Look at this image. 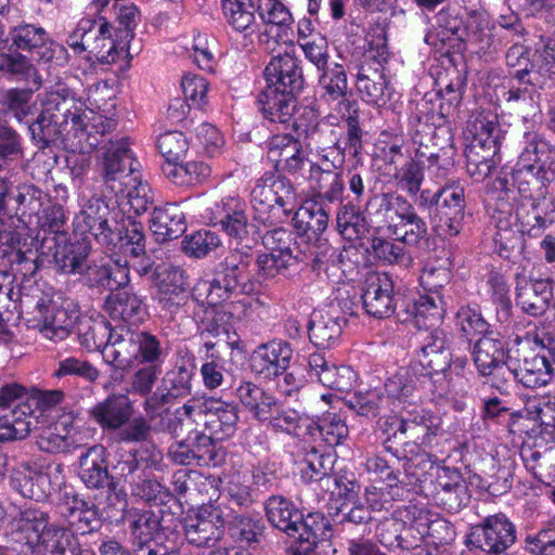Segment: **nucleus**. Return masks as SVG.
Masks as SVG:
<instances>
[{"mask_svg":"<svg viewBox=\"0 0 555 555\" xmlns=\"http://www.w3.org/2000/svg\"><path fill=\"white\" fill-rule=\"evenodd\" d=\"M79 478L88 489L116 488L114 477L108 472V451L104 446L94 444L80 456Z\"/></svg>","mask_w":555,"mask_h":555,"instance_id":"f704fd0d","label":"nucleus"},{"mask_svg":"<svg viewBox=\"0 0 555 555\" xmlns=\"http://www.w3.org/2000/svg\"><path fill=\"white\" fill-rule=\"evenodd\" d=\"M266 517L270 525L289 538L296 535L297 522L302 520V512L296 504L283 495H271L264 503Z\"/></svg>","mask_w":555,"mask_h":555,"instance_id":"6e6d98bb","label":"nucleus"},{"mask_svg":"<svg viewBox=\"0 0 555 555\" xmlns=\"http://www.w3.org/2000/svg\"><path fill=\"white\" fill-rule=\"evenodd\" d=\"M357 89L361 99L373 106L383 107L390 100V87L385 67L363 63L357 74Z\"/></svg>","mask_w":555,"mask_h":555,"instance_id":"49530a36","label":"nucleus"},{"mask_svg":"<svg viewBox=\"0 0 555 555\" xmlns=\"http://www.w3.org/2000/svg\"><path fill=\"white\" fill-rule=\"evenodd\" d=\"M321 72L319 78V86L322 91L321 100L333 107L343 121H346L349 117L360 121V107L357 100L351 98L345 66L333 63Z\"/></svg>","mask_w":555,"mask_h":555,"instance_id":"2eb2a0df","label":"nucleus"},{"mask_svg":"<svg viewBox=\"0 0 555 555\" xmlns=\"http://www.w3.org/2000/svg\"><path fill=\"white\" fill-rule=\"evenodd\" d=\"M194 366L176 363L168 370L147 401L143 402L144 412H156L165 405H175L192 393Z\"/></svg>","mask_w":555,"mask_h":555,"instance_id":"a211bd4d","label":"nucleus"},{"mask_svg":"<svg viewBox=\"0 0 555 555\" xmlns=\"http://www.w3.org/2000/svg\"><path fill=\"white\" fill-rule=\"evenodd\" d=\"M78 341L87 351L106 350L114 338L112 324L102 315L98 318L80 317L77 324Z\"/></svg>","mask_w":555,"mask_h":555,"instance_id":"13d9d810","label":"nucleus"},{"mask_svg":"<svg viewBox=\"0 0 555 555\" xmlns=\"http://www.w3.org/2000/svg\"><path fill=\"white\" fill-rule=\"evenodd\" d=\"M473 361L480 376H493L491 388L496 389L501 395L507 393L505 388L506 379L500 378L507 364L508 349L506 344L498 338L482 336L477 339L473 349Z\"/></svg>","mask_w":555,"mask_h":555,"instance_id":"6ab92c4d","label":"nucleus"},{"mask_svg":"<svg viewBox=\"0 0 555 555\" xmlns=\"http://www.w3.org/2000/svg\"><path fill=\"white\" fill-rule=\"evenodd\" d=\"M247 210L248 205L242 196L229 194L207 207L205 218L210 225L218 228L230 238L242 242L248 237L251 227Z\"/></svg>","mask_w":555,"mask_h":555,"instance_id":"4468645a","label":"nucleus"},{"mask_svg":"<svg viewBox=\"0 0 555 555\" xmlns=\"http://www.w3.org/2000/svg\"><path fill=\"white\" fill-rule=\"evenodd\" d=\"M264 87L256 98V106L270 122L287 125L304 90L305 76L301 60L291 53L271 57L263 69Z\"/></svg>","mask_w":555,"mask_h":555,"instance_id":"f257e3e1","label":"nucleus"},{"mask_svg":"<svg viewBox=\"0 0 555 555\" xmlns=\"http://www.w3.org/2000/svg\"><path fill=\"white\" fill-rule=\"evenodd\" d=\"M233 391L238 402L258 422H267L278 405L275 396L253 380H240Z\"/></svg>","mask_w":555,"mask_h":555,"instance_id":"37998d69","label":"nucleus"},{"mask_svg":"<svg viewBox=\"0 0 555 555\" xmlns=\"http://www.w3.org/2000/svg\"><path fill=\"white\" fill-rule=\"evenodd\" d=\"M80 317L79 306L72 299L66 298L60 302L52 300L39 321V333L52 341H63L77 326Z\"/></svg>","mask_w":555,"mask_h":555,"instance_id":"c756f323","label":"nucleus"},{"mask_svg":"<svg viewBox=\"0 0 555 555\" xmlns=\"http://www.w3.org/2000/svg\"><path fill=\"white\" fill-rule=\"evenodd\" d=\"M253 220L261 227L284 223L298 204L295 184L284 175L266 171L250 192Z\"/></svg>","mask_w":555,"mask_h":555,"instance_id":"7ed1b4c3","label":"nucleus"},{"mask_svg":"<svg viewBox=\"0 0 555 555\" xmlns=\"http://www.w3.org/2000/svg\"><path fill=\"white\" fill-rule=\"evenodd\" d=\"M162 171L171 184L184 190L202 185L211 175L210 166L199 158L163 165Z\"/></svg>","mask_w":555,"mask_h":555,"instance_id":"3c124183","label":"nucleus"},{"mask_svg":"<svg viewBox=\"0 0 555 555\" xmlns=\"http://www.w3.org/2000/svg\"><path fill=\"white\" fill-rule=\"evenodd\" d=\"M383 228H374L369 238L373 258L383 266L409 267L413 258L398 236H385Z\"/></svg>","mask_w":555,"mask_h":555,"instance_id":"8fccbe9b","label":"nucleus"},{"mask_svg":"<svg viewBox=\"0 0 555 555\" xmlns=\"http://www.w3.org/2000/svg\"><path fill=\"white\" fill-rule=\"evenodd\" d=\"M115 211L109 210L107 203L102 197L92 196L80 214L82 232H88L100 245L104 246L114 229L108 217L112 215L113 218Z\"/></svg>","mask_w":555,"mask_h":555,"instance_id":"864d4df0","label":"nucleus"},{"mask_svg":"<svg viewBox=\"0 0 555 555\" xmlns=\"http://www.w3.org/2000/svg\"><path fill=\"white\" fill-rule=\"evenodd\" d=\"M133 412L132 402L127 395L112 393L89 409L88 414L103 431H115L129 423Z\"/></svg>","mask_w":555,"mask_h":555,"instance_id":"72a5a7b5","label":"nucleus"},{"mask_svg":"<svg viewBox=\"0 0 555 555\" xmlns=\"http://www.w3.org/2000/svg\"><path fill=\"white\" fill-rule=\"evenodd\" d=\"M42 111L50 115L65 132L79 135V130H87L88 108L85 102L75 98L68 90L50 92L42 103Z\"/></svg>","mask_w":555,"mask_h":555,"instance_id":"4be33fe9","label":"nucleus"},{"mask_svg":"<svg viewBox=\"0 0 555 555\" xmlns=\"http://www.w3.org/2000/svg\"><path fill=\"white\" fill-rule=\"evenodd\" d=\"M91 245L86 237L42 236L38 253L53 263L60 274L80 273L90 255Z\"/></svg>","mask_w":555,"mask_h":555,"instance_id":"f8f14e48","label":"nucleus"},{"mask_svg":"<svg viewBox=\"0 0 555 555\" xmlns=\"http://www.w3.org/2000/svg\"><path fill=\"white\" fill-rule=\"evenodd\" d=\"M485 288L494 306L496 320L509 327L513 323V302L507 276L496 267H491L485 275Z\"/></svg>","mask_w":555,"mask_h":555,"instance_id":"a18cd8bd","label":"nucleus"},{"mask_svg":"<svg viewBox=\"0 0 555 555\" xmlns=\"http://www.w3.org/2000/svg\"><path fill=\"white\" fill-rule=\"evenodd\" d=\"M507 371L518 383L531 389L546 386L555 374L551 354L537 353L534 349H530L518 360L517 367L507 366Z\"/></svg>","mask_w":555,"mask_h":555,"instance_id":"c9c22d12","label":"nucleus"},{"mask_svg":"<svg viewBox=\"0 0 555 555\" xmlns=\"http://www.w3.org/2000/svg\"><path fill=\"white\" fill-rule=\"evenodd\" d=\"M467 201L460 179L444 181V189L431 219L433 230L439 236L456 237L464 229Z\"/></svg>","mask_w":555,"mask_h":555,"instance_id":"ddd939ff","label":"nucleus"},{"mask_svg":"<svg viewBox=\"0 0 555 555\" xmlns=\"http://www.w3.org/2000/svg\"><path fill=\"white\" fill-rule=\"evenodd\" d=\"M467 85L466 75L461 73L455 66L439 72L435 79L436 91L434 99L427 93L424 98L422 108L416 114L428 117V122L436 125L435 102H438L437 116L442 120L441 124L450 125L449 119L459 114L460 105L463 101L465 88Z\"/></svg>","mask_w":555,"mask_h":555,"instance_id":"6e6552de","label":"nucleus"},{"mask_svg":"<svg viewBox=\"0 0 555 555\" xmlns=\"http://www.w3.org/2000/svg\"><path fill=\"white\" fill-rule=\"evenodd\" d=\"M344 324L346 319L337 309L314 313L307 326L309 340L319 349H328L339 339Z\"/></svg>","mask_w":555,"mask_h":555,"instance_id":"c03bdc74","label":"nucleus"},{"mask_svg":"<svg viewBox=\"0 0 555 555\" xmlns=\"http://www.w3.org/2000/svg\"><path fill=\"white\" fill-rule=\"evenodd\" d=\"M294 354L292 345L280 338L259 345L251 353V372L264 380H274L287 371Z\"/></svg>","mask_w":555,"mask_h":555,"instance_id":"a878e982","label":"nucleus"},{"mask_svg":"<svg viewBox=\"0 0 555 555\" xmlns=\"http://www.w3.org/2000/svg\"><path fill=\"white\" fill-rule=\"evenodd\" d=\"M412 203L396 191L372 193L364 206L369 220L374 228H383L387 234H398V221Z\"/></svg>","mask_w":555,"mask_h":555,"instance_id":"5701e85b","label":"nucleus"},{"mask_svg":"<svg viewBox=\"0 0 555 555\" xmlns=\"http://www.w3.org/2000/svg\"><path fill=\"white\" fill-rule=\"evenodd\" d=\"M184 269L168 264L157 266L153 272L155 294L153 299L164 317L175 321L189 313L192 292Z\"/></svg>","mask_w":555,"mask_h":555,"instance_id":"0eeeda50","label":"nucleus"},{"mask_svg":"<svg viewBox=\"0 0 555 555\" xmlns=\"http://www.w3.org/2000/svg\"><path fill=\"white\" fill-rule=\"evenodd\" d=\"M257 13L264 24L278 27L275 44L279 40L284 43H293L294 17L288 8L280 0H258Z\"/></svg>","mask_w":555,"mask_h":555,"instance_id":"680f3d73","label":"nucleus"},{"mask_svg":"<svg viewBox=\"0 0 555 555\" xmlns=\"http://www.w3.org/2000/svg\"><path fill=\"white\" fill-rule=\"evenodd\" d=\"M113 25L107 17H81L68 34L66 44L76 55L102 65H111L128 56L126 40L113 36Z\"/></svg>","mask_w":555,"mask_h":555,"instance_id":"20e7f679","label":"nucleus"},{"mask_svg":"<svg viewBox=\"0 0 555 555\" xmlns=\"http://www.w3.org/2000/svg\"><path fill=\"white\" fill-rule=\"evenodd\" d=\"M513 171L528 180L538 196L545 197L548 184L555 179V152L535 146L533 163H527L521 155Z\"/></svg>","mask_w":555,"mask_h":555,"instance_id":"e433bc0d","label":"nucleus"},{"mask_svg":"<svg viewBox=\"0 0 555 555\" xmlns=\"http://www.w3.org/2000/svg\"><path fill=\"white\" fill-rule=\"evenodd\" d=\"M472 135L465 147L466 170L475 181H482L501 163L502 129L496 115L480 113L469 121Z\"/></svg>","mask_w":555,"mask_h":555,"instance_id":"39448f33","label":"nucleus"},{"mask_svg":"<svg viewBox=\"0 0 555 555\" xmlns=\"http://www.w3.org/2000/svg\"><path fill=\"white\" fill-rule=\"evenodd\" d=\"M59 509L68 525L67 529L75 534L91 533L102 525L96 505L73 489L63 491L60 496Z\"/></svg>","mask_w":555,"mask_h":555,"instance_id":"bb28decb","label":"nucleus"},{"mask_svg":"<svg viewBox=\"0 0 555 555\" xmlns=\"http://www.w3.org/2000/svg\"><path fill=\"white\" fill-rule=\"evenodd\" d=\"M270 229L261 236L266 253L256 258L257 273L262 280H271L285 275L291 266L296 262L293 246L296 244L294 233L283 227H264Z\"/></svg>","mask_w":555,"mask_h":555,"instance_id":"9d476101","label":"nucleus"},{"mask_svg":"<svg viewBox=\"0 0 555 555\" xmlns=\"http://www.w3.org/2000/svg\"><path fill=\"white\" fill-rule=\"evenodd\" d=\"M545 78L535 72H517L504 77L502 96L507 103L533 100L534 94L545 87Z\"/></svg>","mask_w":555,"mask_h":555,"instance_id":"e2e57ef3","label":"nucleus"},{"mask_svg":"<svg viewBox=\"0 0 555 555\" xmlns=\"http://www.w3.org/2000/svg\"><path fill=\"white\" fill-rule=\"evenodd\" d=\"M553 298V282L546 280H534L516 288V306L530 317L543 315Z\"/></svg>","mask_w":555,"mask_h":555,"instance_id":"5fc2aeb1","label":"nucleus"},{"mask_svg":"<svg viewBox=\"0 0 555 555\" xmlns=\"http://www.w3.org/2000/svg\"><path fill=\"white\" fill-rule=\"evenodd\" d=\"M80 273L90 288L114 291L127 286L130 281L129 262L121 258L92 260Z\"/></svg>","mask_w":555,"mask_h":555,"instance_id":"473e14b6","label":"nucleus"},{"mask_svg":"<svg viewBox=\"0 0 555 555\" xmlns=\"http://www.w3.org/2000/svg\"><path fill=\"white\" fill-rule=\"evenodd\" d=\"M82 550L76 534L63 527H50L41 538L37 555H88Z\"/></svg>","mask_w":555,"mask_h":555,"instance_id":"774afa93","label":"nucleus"},{"mask_svg":"<svg viewBox=\"0 0 555 555\" xmlns=\"http://www.w3.org/2000/svg\"><path fill=\"white\" fill-rule=\"evenodd\" d=\"M9 193L0 208V228L4 224V218L12 217L23 223L33 224L34 217L38 216L46 204L47 194L30 182H13Z\"/></svg>","mask_w":555,"mask_h":555,"instance_id":"aec40b11","label":"nucleus"},{"mask_svg":"<svg viewBox=\"0 0 555 555\" xmlns=\"http://www.w3.org/2000/svg\"><path fill=\"white\" fill-rule=\"evenodd\" d=\"M369 218L359 203L347 201L339 204L336 212V229L347 241H358L365 237L371 229Z\"/></svg>","mask_w":555,"mask_h":555,"instance_id":"4d7b16f0","label":"nucleus"},{"mask_svg":"<svg viewBox=\"0 0 555 555\" xmlns=\"http://www.w3.org/2000/svg\"><path fill=\"white\" fill-rule=\"evenodd\" d=\"M364 311L375 319H386L396 312L395 280L389 272H373L364 282L361 294Z\"/></svg>","mask_w":555,"mask_h":555,"instance_id":"b1692460","label":"nucleus"},{"mask_svg":"<svg viewBox=\"0 0 555 555\" xmlns=\"http://www.w3.org/2000/svg\"><path fill=\"white\" fill-rule=\"evenodd\" d=\"M114 229L104 248L117 258H140L146 254L144 227L133 217L118 209L113 217Z\"/></svg>","mask_w":555,"mask_h":555,"instance_id":"f3484780","label":"nucleus"},{"mask_svg":"<svg viewBox=\"0 0 555 555\" xmlns=\"http://www.w3.org/2000/svg\"><path fill=\"white\" fill-rule=\"evenodd\" d=\"M8 39L10 49L18 50L38 63L64 66L69 61L66 47L53 40L50 33L38 23L22 21L11 26Z\"/></svg>","mask_w":555,"mask_h":555,"instance_id":"423d86ee","label":"nucleus"},{"mask_svg":"<svg viewBox=\"0 0 555 555\" xmlns=\"http://www.w3.org/2000/svg\"><path fill=\"white\" fill-rule=\"evenodd\" d=\"M114 291L104 304V310L109 317L129 325L142 323L147 314L142 297L126 286Z\"/></svg>","mask_w":555,"mask_h":555,"instance_id":"a19ab883","label":"nucleus"},{"mask_svg":"<svg viewBox=\"0 0 555 555\" xmlns=\"http://www.w3.org/2000/svg\"><path fill=\"white\" fill-rule=\"evenodd\" d=\"M135 159L126 139L112 143L103 157L101 177L106 185L116 195L125 192L127 179L134 171Z\"/></svg>","mask_w":555,"mask_h":555,"instance_id":"c85d7f7f","label":"nucleus"},{"mask_svg":"<svg viewBox=\"0 0 555 555\" xmlns=\"http://www.w3.org/2000/svg\"><path fill=\"white\" fill-rule=\"evenodd\" d=\"M9 482L23 498L36 502L47 501L54 491L50 474L33 461L18 462L10 472Z\"/></svg>","mask_w":555,"mask_h":555,"instance_id":"393cba45","label":"nucleus"},{"mask_svg":"<svg viewBox=\"0 0 555 555\" xmlns=\"http://www.w3.org/2000/svg\"><path fill=\"white\" fill-rule=\"evenodd\" d=\"M505 197H500L492 207L491 219L495 224V232L492 236L493 253L504 260L514 262L520 255L521 235L513 229L514 216V191H505Z\"/></svg>","mask_w":555,"mask_h":555,"instance_id":"dca6fc26","label":"nucleus"},{"mask_svg":"<svg viewBox=\"0 0 555 555\" xmlns=\"http://www.w3.org/2000/svg\"><path fill=\"white\" fill-rule=\"evenodd\" d=\"M149 222L150 230L158 243L176 240L186 230L185 214L177 203L155 207Z\"/></svg>","mask_w":555,"mask_h":555,"instance_id":"79ce46f5","label":"nucleus"},{"mask_svg":"<svg viewBox=\"0 0 555 555\" xmlns=\"http://www.w3.org/2000/svg\"><path fill=\"white\" fill-rule=\"evenodd\" d=\"M224 519L217 507H203L184 520V534L197 547H216L224 533Z\"/></svg>","mask_w":555,"mask_h":555,"instance_id":"cd10ccee","label":"nucleus"},{"mask_svg":"<svg viewBox=\"0 0 555 555\" xmlns=\"http://www.w3.org/2000/svg\"><path fill=\"white\" fill-rule=\"evenodd\" d=\"M296 535L291 550L298 555H326L332 546V526L324 514L320 512L302 514V520L297 522Z\"/></svg>","mask_w":555,"mask_h":555,"instance_id":"412c9836","label":"nucleus"},{"mask_svg":"<svg viewBox=\"0 0 555 555\" xmlns=\"http://www.w3.org/2000/svg\"><path fill=\"white\" fill-rule=\"evenodd\" d=\"M398 234H389L398 236L402 244L406 247L424 248L428 247L431 241L427 221L420 216L413 204L406 209L404 215L398 221Z\"/></svg>","mask_w":555,"mask_h":555,"instance_id":"338daca9","label":"nucleus"},{"mask_svg":"<svg viewBox=\"0 0 555 555\" xmlns=\"http://www.w3.org/2000/svg\"><path fill=\"white\" fill-rule=\"evenodd\" d=\"M292 222L300 235L320 236L328 225L330 209L322 201L311 196L292 214Z\"/></svg>","mask_w":555,"mask_h":555,"instance_id":"de8ad7c7","label":"nucleus"},{"mask_svg":"<svg viewBox=\"0 0 555 555\" xmlns=\"http://www.w3.org/2000/svg\"><path fill=\"white\" fill-rule=\"evenodd\" d=\"M414 114L410 117V135L413 147H417L425 171L443 183L450 180L455 168L456 147L451 125L428 122V117Z\"/></svg>","mask_w":555,"mask_h":555,"instance_id":"f03ea898","label":"nucleus"},{"mask_svg":"<svg viewBox=\"0 0 555 555\" xmlns=\"http://www.w3.org/2000/svg\"><path fill=\"white\" fill-rule=\"evenodd\" d=\"M201 412L205 415V426L216 435L217 439L232 438L238 428L240 406L235 401H227L221 397H203Z\"/></svg>","mask_w":555,"mask_h":555,"instance_id":"2f4dec72","label":"nucleus"},{"mask_svg":"<svg viewBox=\"0 0 555 555\" xmlns=\"http://www.w3.org/2000/svg\"><path fill=\"white\" fill-rule=\"evenodd\" d=\"M253 264H256V260L250 247L234 248L219 263L217 272L240 289V294L249 295L255 292V284L250 280Z\"/></svg>","mask_w":555,"mask_h":555,"instance_id":"58836bf2","label":"nucleus"},{"mask_svg":"<svg viewBox=\"0 0 555 555\" xmlns=\"http://www.w3.org/2000/svg\"><path fill=\"white\" fill-rule=\"evenodd\" d=\"M517 539L516 526L504 514L485 517L469 528L465 543L469 550H480L492 555H506Z\"/></svg>","mask_w":555,"mask_h":555,"instance_id":"9b49d317","label":"nucleus"},{"mask_svg":"<svg viewBox=\"0 0 555 555\" xmlns=\"http://www.w3.org/2000/svg\"><path fill=\"white\" fill-rule=\"evenodd\" d=\"M312 196L325 204H341L345 196L344 170L309 171Z\"/></svg>","mask_w":555,"mask_h":555,"instance_id":"bf43d9fd","label":"nucleus"},{"mask_svg":"<svg viewBox=\"0 0 555 555\" xmlns=\"http://www.w3.org/2000/svg\"><path fill=\"white\" fill-rule=\"evenodd\" d=\"M349 437L348 410L332 404L327 410L311 416L309 442L321 441L327 447L343 444Z\"/></svg>","mask_w":555,"mask_h":555,"instance_id":"7c9ffc66","label":"nucleus"},{"mask_svg":"<svg viewBox=\"0 0 555 555\" xmlns=\"http://www.w3.org/2000/svg\"><path fill=\"white\" fill-rule=\"evenodd\" d=\"M344 138L332 129L331 133L334 135L332 144L317 147V160L310 163L309 171H318L320 169L344 170L346 168L347 155L357 160V163H362L366 131L360 121H356V119L350 117L344 121Z\"/></svg>","mask_w":555,"mask_h":555,"instance_id":"1a4fd4ad","label":"nucleus"},{"mask_svg":"<svg viewBox=\"0 0 555 555\" xmlns=\"http://www.w3.org/2000/svg\"><path fill=\"white\" fill-rule=\"evenodd\" d=\"M494 24L487 15L474 12L464 25L461 41L474 48L480 56L488 55L494 43Z\"/></svg>","mask_w":555,"mask_h":555,"instance_id":"0e129e2a","label":"nucleus"},{"mask_svg":"<svg viewBox=\"0 0 555 555\" xmlns=\"http://www.w3.org/2000/svg\"><path fill=\"white\" fill-rule=\"evenodd\" d=\"M400 464V451H398L397 456H393L385 448L367 453L363 463L369 480L383 483L389 489L397 487L399 483Z\"/></svg>","mask_w":555,"mask_h":555,"instance_id":"603ef678","label":"nucleus"},{"mask_svg":"<svg viewBox=\"0 0 555 555\" xmlns=\"http://www.w3.org/2000/svg\"><path fill=\"white\" fill-rule=\"evenodd\" d=\"M235 294H240L229 280L216 271L211 281H201L192 289V299L199 306L223 307Z\"/></svg>","mask_w":555,"mask_h":555,"instance_id":"69168bd1","label":"nucleus"},{"mask_svg":"<svg viewBox=\"0 0 555 555\" xmlns=\"http://www.w3.org/2000/svg\"><path fill=\"white\" fill-rule=\"evenodd\" d=\"M8 48H10L9 44ZM0 72L12 80L22 81L35 88L41 87V77L31 57L18 50L8 49L0 52Z\"/></svg>","mask_w":555,"mask_h":555,"instance_id":"052dcab7","label":"nucleus"},{"mask_svg":"<svg viewBox=\"0 0 555 555\" xmlns=\"http://www.w3.org/2000/svg\"><path fill=\"white\" fill-rule=\"evenodd\" d=\"M442 425V417L429 409L406 411L404 438H414L436 446L447 434Z\"/></svg>","mask_w":555,"mask_h":555,"instance_id":"09e8293b","label":"nucleus"},{"mask_svg":"<svg viewBox=\"0 0 555 555\" xmlns=\"http://www.w3.org/2000/svg\"><path fill=\"white\" fill-rule=\"evenodd\" d=\"M405 317L402 322H413L421 330H429L439 325L444 317V300L442 294L425 293L409 300L405 305Z\"/></svg>","mask_w":555,"mask_h":555,"instance_id":"ea45409f","label":"nucleus"},{"mask_svg":"<svg viewBox=\"0 0 555 555\" xmlns=\"http://www.w3.org/2000/svg\"><path fill=\"white\" fill-rule=\"evenodd\" d=\"M466 490L460 469L449 466L437 468L435 500L443 509L456 513L465 506Z\"/></svg>","mask_w":555,"mask_h":555,"instance_id":"4c0bfd02","label":"nucleus"}]
</instances>
